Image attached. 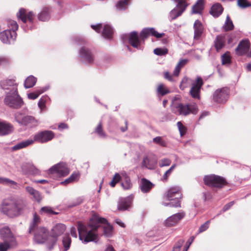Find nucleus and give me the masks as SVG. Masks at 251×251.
Segmentation results:
<instances>
[{"instance_id": "58836bf2", "label": "nucleus", "mask_w": 251, "mask_h": 251, "mask_svg": "<svg viewBox=\"0 0 251 251\" xmlns=\"http://www.w3.org/2000/svg\"><path fill=\"white\" fill-rule=\"evenodd\" d=\"M71 238L68 234H65L62 238V244L64 251H68L71 244Z\"/></svg>"}, {"instance_id": "a19ab883", "label": "nucleus", "mask_w": 251, "mask_h": 251, "mask_svg": "<svg viewBox=\"0 0 251 251\" xmlns=\"http://www.w3.org/2000/svg\"><path fill=\"white\" fill-rule=\"evenodd\" d=\"M128 5V0H120L116 4V7L119 11L126 10Z\"/></svg>"}, {"instance_id": "c85d7f7f", "label": "nucleus", "mask_w": 251, "mask_h": 251, "mask_svg": "<svg viewBox=\"0 0 251 251\" xmlns=\"http://www.w3.org/2000/svg\"><path fill=\"white\" fill-rule=\"evenodd\" d=\"M0 86L3 90L9 91L13 87H17L15 80L14 79H8L0 82Z\"/></svg>"}, {"instance_id": "680f3d73", "label": "nucleus", "mask_w": 251, "mask_h": 251, "mask_svg": "<svg viewBox=\"0 0 251 251\" xmlns=\"http://www.w3.org/2000/svg\"><path fill=\"white\" fill-rule=\"evenodd\" d=\"M210 222L209 221H206L205 223L202 225L199 229V232L200 233L202 232L205 231L209 227Z\"/></svg>"}, {"instance_id": "ea45409f", "label": "nucleus", "mask_w": 251, "mask_h": 251, "mask_svg": "<svg viewBox=\"0 0 251 251\" xmlns=\"http://www.w3.org/2000/svg\"><path fill=\"white\" fill-rule=\"evenodd\" d=\"M95 133L100 138L105 139L107 137L106 134L102 129V124L100 122L95 129Z\"/></svg>"}, {"instance_id": "69168bd1", "label": "nucleus", "mask_w": 251, "mask_h": 251, "mask_svg": "<svg viewBox=\"0 0 251 251\" xmlns=\"http://www.w3.org/2000/svg\"><path fill=\"white\" fill-rule=\"evenodd\" d=\"M30 172L33 175H36L40 173L39 170L33 165L31 166Z\"/></svg>"}, {"instance_id": "c03bdc74", "label": "nucleus", "mask_w": 251, "mask_h": 251, "mask_svg": "<svg viewBox=\"0 0 251 251\" xmlns=\"http://www.w3.org/2000/svg\"><path fill=\"white\" fill-rule=\"evenodd\" d=\"M157 93L158 95L164 96L170 93L169 90L163 84H160L157 88Z\"/></svg>"}, {"instance_id": "2eb2a0df", "label": "nucleus", "mask_w": 251, "mask_h": 251, "mask_svg": "<svg viewBox=\"0 0 251 251\" xmlns=\"http://www.w3.org/2000/svg\"><path fill=\"white\" fill-rule=\"evenodd\" d=\"M49 171L50 174H56L59 176H67L70 172L66 164L63 162L54 165L49 169Z\"/></svg>"}, {"instance_id": "4468645a", "label": "nucleus", "mask_w": 251, "mask_h": 251, "mask_svg": "<svg viewBox=\"0 0 251 251\" xmlns=\"http://www.w3.org/2000/svg\"><path fill=\"white\" fill-rule=\"evenodd\" d=\"M91 27L98 33H100L101 29L103 28L102 36L107 39L112 38L113 29L110 25L105 24L103 25L102 24H98L96 25H91Z\"/></svg>"}, {"instance_id": "4d7b16f0", "label": "nucleus", "mask_w": 251, "mask_h": 251, "mask_svg": "<svg viewBox=\"0 0 251 251\" xmlns=\"http://www.w3.org/2000/svg\"><path fill=\"white\" fill-rule=\"evenodd\" d=\"M153 142L162 147L166 146V142L163 140L162 138L160 136H157L153 139Z\"/></svg>"}, {"instance_id": "a211bd4d", "label": "nucleus", "mask_w": 251, "mask_h": 251, "mask_svg": "<svg viewBox=\"0 0 251 251\" xmlns=\"http://www.w3.org/2000/svg\"><path fill=\"white\" fill-rule=\"evenodd\" d=\"M188 5L184 0H179L176 7L170 12V15L171 18L175 19L181 15Z\"/></svg>"}, {"instance_id": "72a5a7b5", "label": "nucleus", "mask_w": 251, "mask_h": 251, "mask_svg": "<svg viewBox=\"0 0 251 251\" xmlns=\"http://www.w3.org/2000/svg\"><path fill=\"white\" fill-rule=\"evenodd\" d=\"M41 222V219L40 217L36 214H33V218L31 223L30 224L29 227V232L32 233V231L35 230L37 227H39V224Z\"/></svg>"}, {"instance_id": "f3484780", "label": "nucleus", "mask_w": 251, "mask_h": 251, "mask_svg": "<svg viewBox=\"0 0 251 251\" xmlns=\"http://www.w3.org/2000/svg\"><path fill=\"white\" fill-rule=\"evenodd\" d=\"M17 36V33L14 31L5 30L0 33V40L6 44H10L14 42Z\"/></svg>"}, {"instance_id": "603ef678", "label": "nucleus", "mask_w": 251, "mask_h": 251, "mask_svg": "<svg viewBox=\"0 0 251 251\" xmlns=\"http://www.w3.org/2000/svg\"><path fill=\"white\" fill-rule=\"evenodd\" d=\"M15 243L11 244L10 242L4 241L2 243H0V251H7L10 248L11 246L14 245Z\"/></svg>"}, {"instance_id": "dca6fc26", "label": "nucleus", "mask_w": 251, "mask_h": 251, "mask_svg": "<svg viewBox=\"0 0 251 251\" xmlns=\"http://www.w3.org/2000/svg\"><path fill=\"white\" fill-rule=\"evenodd\" d=\"M34 16L35 15L33 12H27L26 10L23 8H20L19 12L17 13L18 19L21 20L24 25L27 22L32 25L33 23Z\"/></svg>"}, {"instance_id": "0eeeda50", "label": "nucleus", "mask_w": 251, "mask_h": 251, "mask_svg": "<svg viewBox=\"0 0 251 251\" xmlns=\"http://www.w3.org/2000/svg\"><path fill=\"white\" fill-rule=\"evenodd\" d=\"M172 104L174 112L178 115L186 116L190 114H196L198 112V106L195 103L184 104L174 100Z\"/></svg>"}, {"instance_id": "9b49d317", "label": "nucleus", "mask_w": 251, "mask_h": 251, "mask_svg": "<svg viewBox=\"0 0 251 251\" xmlns=\"http://www.w3.org/2000/svg\"><path fill=\"white\" fill-rule=\"evenodd\" d=\"M229 94V90L227 87L218 89L213 93V100L218 103H225L227 100Z\"/></svg>"}, {"instance_id": "aec40b11", "label": "nucleus", "mask_w": 251, "mask_h": 251, "mask_svg": "<svg viewBox=\"0 0 251 251\" xmlns=\"http://www.w3.org/2000/svg\"><path fill=\"white\" fill-rule=\"evenodd\" d=\"M157 164L156 157L153 155H145L143 158L141 163L142 168H147L150 170H153L155 168Z\"/></svg>"}, {"instance_id": "4c0bfd02", "label": "nucleus", "mask_w": 251, "mask_h": 251, "mask_svg": "<svg viewBox=\"0 0 251 251\" xmlns=\"http://www.w3.org/2000/svg\"><path fill=\"white\" fill-rule=\"evenodd\" d=\"M37 79L33 75H30L27 77L25 81L24 86L26 89L30 88L33 87L36 82Z\"/></svg>"}, {"instance_id": "393cba45", "label": "nucleus", "mask_w": 251, "mask_h": 251, "mask_svg": "<svg viewBox=\"0 0 251 251\" xmlns=\"http://www.w3.org/2000/svg\"><path fill=\"white\" fill-rule=\"evenodd\" d=\"M193 27L194 29V38L195 40H198L200 38L203 32V26L202 23L197 20L195 22Z\"/></svg>"}, {"instance_id": "6ab92c4d", "label": "nucleus", "mask_w": 251, "mask_h": 251, "mask_svg": "<svg viewBox=\"0 0 251 251\" xmlns=\"http://www.w3.org/2000/svg\"><path fill=\"white\" fill-rule=\"evenodd\" d=\"M203 85V81L200 76L197 77L196 82L192 83V86L190 90V93L192 98L200 99V90Z\"/></svg>"}, {"instance_id": "cd10ccee", "label": "nucleus", "mask_w": 251, "mask_h": 251, "mask_svg": "<svg viewBox=\"0 0 251 251\" xmlns=\"http://www.w3.org/2000/svg\"><path fill=\"white\" fill-rule=\"evenodd\" d=\"M25 190L28 194L31 196L34 200L38 202H40L42 199V197L41 193L35 189L31 186H26L25 187Z\"/></svg>"}, {"instance_id": "6e6d98bb", "label": "nucleus", "mask_w": 251, "mask_h": 251, "mask_svg": "<svg viewBox=\"0 0 251 251\" xmlns=\"http://www.w3.org/2000/svg\"><path fill=\"white\" fill-rule=\"evenodd\" d=\"M171 160L169 158H163L161 159L159 162L160 167L169 166L171 164Z\"/></svg>"}, {"instance_id": "39448f33", "label": "nucleus", "mask_w": 251, "mask_h": 251, "mask_svg": "<svg viewBox=\"0 0 251 251\" xmlns=\"http://www.w3.org/2000/svg\"><path fill=\"white\" fill-rule=\"evenodd\" d=\"M181 198L182 194L179 187L174 186L168 189L167 192L164 194L163 199L166 201H175V202H163L162 204L165 206H169L171 207H180L181 206L180 200Z\"/></svg>"}, {"instance_id": "338daca9", "label": "nucleus", "mask_w": 251, "mask_h": 251, "mask_svg": "<svg viewBox=\"0 0 251 251\" xmlns=\"http://www.w3.org/2000/svg\"><path fill=\"white\" fill-rule=\"evenodd\" d=\"M83 201V199L82 197L77 198L73 203L72 206H75L81 204Z\"/></svg>"}, {"instance_id": "13d9d810", "label": "nucleus", "mask_w": 251, "mask_h": 251, "mask_svg": "<svg viewBox=\"0 0 251 251\" xmlns=\"http://www.w3.org/2000/svg\"><path fill=\"white\" fill-rule=\"evenodd\" d=\"M238 4L242 8H246L251 6V4L247 0H238Z\"/></svg>"}, {"instance_id": "1a4fd4ad", "label": "nucleus", "mask_w": 251, "mask_h": 251, "mask_svg": "<svg viewBox=\"0 0 251 251\" xmlns=\"http://www.w3.org/2000/svg\"><path fill=\"white\" fill-rule=\"evenodd\" d=\"M32 232H34V240L36 243L38 244L46 243L47 245V242L50 239H49L50 236V231L47 227L39 226L32 231Z\"/></svg>"}, {"instance_id": "6e6552de", "label": "nucleus", "mask_w": 251, "mask_h": 251, "mask_svg": "<svg viewBox=\"0 0 251 251\" xmlns=\"http://www.w3.org/2000/svg\"><path fill=\"white\" fill-rule=\"evenodd\" d=\"M14 119L20 126L27 128H33L38 125L37 120L33 116L25 115L21 111H16L14 114Z\"/></svg>"}, {"instance_id": "c9c22d12", "label": "nucleus", "mask_w": 251, "mask_h": 251, "mask_svg": "<svg viewBox=\"0 0 251 251\" xmlns=\"http://www.w3.org/2000/svg\"><path fill=\"white\" fill-rule=\"evenodd\" d=\"M152 184L150 181L145 178L142 179L141 184L140 185L142 192L143 193L148 192L152 188Z\"/></svg>"}, {"instance_id": "2f4dec72", "label": "nucleus", "mask_w": 251, "mask_h": 251, "mask_svg": "<svg viewBox=\"0 0 251 251\" xmlns=\"http://www.w3.org/2000/svg\"><path fill=\"white\" fill-rule=\"evenodd\" d=\"M223 8L219 3L214 4L211 7L210 13L214 17H219L223 12Z\"/></svg>"}, {"instance_id": "3c124183", "label": "nucleus", "mask_w": 251, "mask_h": 251, "mask_svg": "<svg viewBox=\"0 0 251 251\" xmlns=\"http://www.w3.org/2000/svg\"><path fill=\"white\" fill-rule=\"evenodd\" d=\"M149 30L150 32V35L154 36L157 38H160L165 35V33H158L153 27H149Z\"/></svg>"}, {"instance_id": "f257e3e1", "label": "nucleus", "mask_w": 251, "mask_h": 251, "mask_svg": "<svg viewBox=\"0 0 251 251\" xmlns=\"http://www.w3.org/2000/svg\"><path fill=\"white\" fill-rule=\"evenodd\" d=\"M102 226L104 235L107 237H111L113 233L112 226L107 223L104 218L93 215L88 225H85L81 222L77 223V230L79 239L83 243L87 244L90 242H98L97 230Z\"/></svg>"}, {"instance_id": "f704fd0d", "label": "nucleus", "mask_w": 251, "mask_h": 251, "mask_svg": "<svg viewBox=\"0 0 251 251\" xmlns=\"http://www.w3.org/2000/svg\"><path fill=\"white\" fill-rule=\"evenodd\" d=\"M225 37L223 35H218L214 41L215 47L217 51H219L225 46Z\"/></svg>"}, {"instance_id": "9d476101", "label": "nucleus", "mask_w": 251, "mask_h": 251, "mask_svg": "<svg viewBox=\"0 0 251 251\" xmlns=\"http://www.w3.org/2000/svg\"><path fill=\"white\" fill-rule=\"evenodd\" d=\"M203 181L205 185L216 188H222L226 184L225 178L215 175L205 176Z\"/></svg>"}, {"instance_id": "e433bc0d", "label": "nucleus", "mask_w": 251, "mask_h": 251, "mask_svg": "<svg viewBox=\"0 0 251 251\" xmlns=\"http://www.w3.org/2000/svg\"><path fill=\"white\" fill-rule=\"evenodd\" d=\"M203 9V1L202 0H198L197 3L192 7V13L199 14Z\"/></svg>"}, {"instance_id": "473e14b6", "label": "nucleus", "mask_w": 251, "mask_h": 251, "mask_svg": "<svg viewBox=\"0 0 251 251\" xmlns=\"http://www.w3.org/2000/svg\"><path fill=\"white\" fill-rule=\"evenodd\" d=\"M49 89V86H45L37 89L35 92L27 94V98L30 100H35L38 96Z\"/></svg>"}, {"instance_id": "ddd939ff", "label": "nucleus", "mask_w": 251, "mask_h": 251, "mask_svg": "<svg viewBox=\"0 0 251 251\" xmlns=\"http://www.w3.org/2000/svg\"><path fill=\"white\" fill-rule=\"evenodd\" d=\"M54 137V133L50 130H44L35 134L33 137V143L37 142L45 143L51 140Z\"/></svg>"}, {"instance_id": "bb28decb", "label": "nucleus", "mask_w": 251, "mask_h": 251, "mask_svg": "<svg viewBox=\"0 0 251 251\" xmlns=\"http://www.w3.org/2000/svg\"><path fill=\"white\" fill-rule=\"evenodd\" d=\"M131 203V200L129 197L123 198L119 199L118 204V209L124 211L128 209Z\"/></svg>"}, {"instance_id": "f03ea898", "label": "nucleus", "mask_w": 251, "mask_h": 251, "mask_svg": "<svg viewBox=\"0 0 251 251\" xmlns=\"http://www.w3.org/2000/svg\"><path fill=\"white\" fill-rule=\"evenodd\" d=\"M25 207L24 201L19 198L11 196L4 199L0 206V211L10 218L20 215Z\"/></svg>"}, {"instance_id": "de8ad7c7", "label": "nucleus", "mask_w": 251, "mask_h": 251, "mask_svg": "<svg viewBox=\"0 0 251 251\" xmlns=\"http://www.w3.org/2000/svg\"><path fill=\"white\" fill-rule=\"evenodd\" d=\"M121 185L125 190H128L131 188L132 185L129 177H126L125 179H123Z\"/></svg>"}, {"instance_id": "7ed1b4c3", "label": "nucleus", "mask_w": 251, "mask_h": 251, "mask_svg": "<svg viewBox=\"0 0 251 251\" xmlns=\"http://www.w3.org/2000/svg\"><path fill=\"white\" fill-rule=\"evenodd\" d=\"M3 102L5 105L15 109L21 108L24 104L23 99L19 95L16 87L5 93Z\"/></svg>"}, {"instance_id": "8fccbe9b", "label": "nucleus", "mask_w": 251, "mask_h": 251, "mask_svg": "<svg viewBox=\"0 0 251 251\" xmlns=\"http://www.w3.org/2000/svg\"><path fill=\"white\" fill-rule=\"evenodd\" d=\"M41 212L48 215H56L58 214L57 212H54L52 208L49 206L43 207L41 209Z\"/></svg>"}, {"instance_id": "e2e57ef3", "label": "nucleus", "mask_w": 251, "mask_h": 251, "mask_svg": "<svg viewBox=\"0 0 251 251\" xmlns=\"http://www.w3.org/2000/svg\"><path fill=\"white\" fill-rule=\"evenodd\" d=\"M75 42L78 45H82L85 44V40L81 37L76 36L74 39Z\"/></svg>"}, {"instance_id": "7c9ffc66", "label": "nucleus", "mask_w": 251, "mask_h": 251, "mask_svg": "<svg viewBox=\"0 0 251 251\" xmlns=\"http://www.w3.org/2000/svg\"><path fill=\"white\" fill-rule=\"evenodd\" d=\"M33 144L32 139H28L26 140L23 141L12 147V151H17L22 149L26 148Z\"/></svg>"}, {"instance_id": "774afa93", "label": "nucleus", "mask_w": 251, "mask_h": 251, "mask_svg": "<svg viewBox=\"0 0 251 251\" xmlns=\"http://www.w3.org/2000/svg\"><path fill=\"white\" fill-rule=\"evenodd\" d=\"M164 78L171 82L174 81L173 76L169 73V72H166L164 73Z\"/></svg>"}, {"instance_id": "5701e85b", "label": "nucleus", "mask_w": 251, "mask_h": 251, "mask_svg": "<svg viewBox=\"0 0 251 251\" xmlns=\"http://www.w3.org/2000/svg\"><path fill=\"white\" fill-rule=\"evenodd\" d=\"M250 46V44L248 40L241 41L235 49L236 53L239 55L246 54L248 52Z\"/></svg>"}, {"instance_id": "b1692460", "label": "nucleus", "mask_w": 251, "mask_h": 251, "mask_svg": "<svg viewBox=\"0 0 251 251\" xmlns=\"http://www.w3.org/2000/svg\"><path fill=\"white\" fill-rule=\"evenodd\" d=\"M14 130L13 126L6 121H0V136H5L11 133Z\"/></svg>"}, {"instance_id": "49530a36", "label": "nucleus", "mask_w": 251, "mask_h": 251, "mask_svg": "<svg viewBox=\"0 0 251 251\" xmlns=\"http://www.w3.org/2000/svg\"><path fill=\"white\" fill-rule=\"evenodd\" d=\"M7 26L8 27L7 30H10V31H14L16 32L18 29V25L17 22L11 20H9L7 21Z\"/></svg>"}, {"instance_id": "79ce46f5", "label": "nucleus", "mask_w": 251, "mask_h": 251, "mask_svg": "<svg viewBox=\"0 0 251 251\" xmlns=\"http://www.w3.org/2000/svg\"><path fill=\"white\" fill-rule=\"evenodd\" d=\"M79 176L80 175L79 173H73L69 178L65 179L64 181L61 182V184H67L77 181L79 178Z\"/></svg>"}, {"instance_id": "37998d69", "label": "nucleus", "mask_w": 251, "mask_h": 251, "mask_svg": "<svg viewBox=\"0 0 251 251\" xmlns=\"http://www.w3.org/2000/svg\"><path fill=\"white\" fill-rule=\"evenodd\" d=\"M49 97L46 96L42 97L38 102V106L40 109L41 112H43L46 107V102Z\"/></svg>"}, {"instance_id": "052dcab7", "label": "nucleus", "mask_w": 251, "mask_h": 251, "mask_svg": "<svg viewBox=\"0 0 251 251\" xmlns=\"http://www.w3.org/2000/svg\"><path fill=\"white\" fill-rule=\"evenodd\" d=\"M177 126L180 132V134L181 136H182L185 132V127L182 124V123L180 122H178L177 123Z\"/></svg>"}, {"instance_id": "0e129e2a", "label": "nucleus", "mask_w": 251, "mask_h": 251, "mask_svg": "<svg viewBox=\"0 0 251 251\" xmlns=\"http://www.w3.org/2000/svg\"><path fill=\"white\" fill-rule=\"evenodd\" d=\"M10 60L9 59L3 56H0V65H4L9 63Z\"/></svg>"}, {"instance_id": "a878e982", "label": "nucleus", "mask_w": 251, "mask_h": 251, "mask_svg": "<svg viewBox=\"0 0 251 251\" xmlns=\"http://www.w3.org/2000/svg\"><path fill=\"white\" fill-rule=\"evenodd\" d=\"M51 11L50 8L43 7L38 14V19L42 22H46L50 18Z\"/></svg>"}, {"instance_id": "5fc2aeb1", "label": "nucleus", "mask_w": 251, "mask_h": 251, "mask_svg": "<svg viewBox=\"0 0 251 251\" xmlns=\"http://www.w3.org/2000/svg\"><path fill=\"white\" fill-rule=\"evenodd\" d=\"M176 164H174L164 174L163 176V179L167 180L168 176L171 174L173 170L176 167Z\"/></svg>"}, {"instance_id": "09e8293b", "label": "nucleus", "mask_w": 251, "mask_h": 251, "mask_svg": "<svg viewBox=\"0 0 251 251\" xmlns=\"http://www.w3.org/2000/svg\"><path fill=\"white\" fill-rule=\"evenodd\" d=\"M222 63L223 65L229 64L231 62V58L228 52H226L221 56Z\"/></svg>"}, {"instance_id": "20e7f679", "label": "nucleus", "mask_w": 251, "mask_h": 251, "mask_svg": "<svg viewBox=\"0 0 251 251\" xmlns=\"http://www.w3.org/2000/svg\"><path fill=\"white\" fill-rule=\"evenodd\" d=\"M67 229L66 226L61 223H54L50 231L51 238L47 242V248L52 250L56 245L58 238L62 235Z\"/></svg>"}, {"instance_id": "423d86ee", "label": "nucleus", "mask_w": 251, "mask_h": 251, "mask_svg": "<svg viewBox=\"0 0 251 251\" xmlns=\"http://www.w3.org/2000/svg\"><path fill=\"white\" fill-rule=\"evenodd\" d=\"M150 35L149 27L144 28L142 29L139 36L136 31L131 32L128 35V43L133 47L138 50H142V44L144 43L145 39Z\"/></svg>"}, {"instance_id": "f8f14e48", "label": "nucleus", "mask_w": 251, "mask_h": 251, "mask_svg": "<svg viewBox=\"0 0 251 251\" xmlns=\"http://www.w3.org/2000/svg\"><path fill=\"white\" fill-rule=\"evenodd\" d=\"M78 56L85 64H91L94 62L95 57L91 50L86 47H81L78 51Z\"/></svg>"}, {"instance_id": "bf43d9fd", "label": "nucleus", "mask_w": 251, "mask_h": 251, "mask_svg": "<svg viewBox=\"0 0 251 251\" xmlns=\"http://www.w3.org/2000/svg\"><path fill=\"white\" fill-rule=\"evenodd\" d=\"M184 242V241L183 240H179L178 241L176 245L174 246L173 251H180Z\"/></svg>"}, {"instance_id": "c756f323", "label": "nucleus", "mask_w": 251, "mask_h": 251, "mask_svg": "<svg viewBox=\"0 0 251 251\" xmlns=\"http://www.w3.org/2000/svg\"><path fill=\"white\" fill-rule=\"evenodd\" d=\"M0 184L9 186L15 189L19 188V186L16 181L4 177L0 176Z\"/></svg>"}, {"instance_id": "4be33fe9", "label": "nucleus", "mask_w": 251, "mask_h": 251, "mask_svg": "<svg viewBox=\"0 0 251 251\" xmlns=\"http://www.w3.org/2000/svg\"><path fill=\"white\" fill-rule=\"evenodd\" d=\"M0 235L1 239L5 242L11 244L15 243V238L8 227H4L0 229Z\"/></svg>"}, {"instance_id": "864d4df0", "label": "nucleus", "mask_w": 251, "mask_h": 251, "mask_svg": "<svg viewBox=\"0 0 251 251\" xmlns=\"http://www.w3.org/2000/svg\"><path fill=\"white\" fill-rule=\"evenodd\" d=\"M168 50L166 48H156L154 50L153 52L157 55H164L168 53Z\"/></svg>"}, {"instance_id": "412c9836", "label": "nucleus", "mask_w": 251, "mask_h": 251, "mask_svg": "<svg viewBox=\"0 0 251 251\" xmlns=\"http://www.w3.org/2000/svg\"><path fill=\"white\" fill-rule=\"evenodd\" d=\"M185 216V213L183 211L175 214L168 217L164 221V225L167 226H175L179 221L183 219Z\"/></svg>"}, {"instance_id": "a18cd8bd", "label": "nucleus", "mask_w": 251, "mask_h": 251, "mask_svg": "<svg viewBox=\"0 0 251 251\" xmlns=\"http://www.w3.org/2000/svg\"><path fill=\"white\" fill-rule=\"evenodd\" d=\"M234 25L231 20L229 16L227 15L226 20L224 25V29L226 31L231 30L233 29Z\"/></svg>"}]
</instances>
